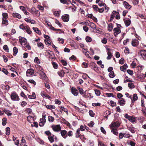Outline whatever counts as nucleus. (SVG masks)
<instances>
[{
	"label": "nucleus",
	"mask_w": 146,
	"mask_h": 146,
	"mask_svg": "<svg viewBox=\"0 0 146 146\" xmlns=\"http://www.w3.org/2000/svg\"><path fill=\"white\" fill-rule=\"evenodd\" d=\"M11 98L13 101H18L20 98L17 93L14 92L11 93Z\"/></svg>",
	"instance_id": "f257e3e1"
},
{
	"label": "nucleus",
	"mask_w": 146,
	"mask_h": 146,
	"mask_svg": "<svg viewBox=\"0 0 146 146\" xmlns=\"http://www.w3.org/2000/svg\"><path fill=\"white\" fill-rule=\"evenodd\" d=\"M120 125V123L118 121L115 122L111 123L110 127L111 129H117V128Z\"/></svg>",
	"instance_id": "f03ea898"
},
{
	"label": "nucleus",
	"mask_w": 146,
	"mask_h": 146,
	"mask_svg": "<svg viewBox=\"0 0 146 146\" xmlns=\"http://www.w3.org/2000/svg\"><path fill=\"white\" fill-rule=\"evenodd\" d=\"M45 116L46 115L45 114H43L42 118L40 119L39 125L40 126L42 127L43 126L46 122Z\"/></svg>",
	"instance_id": "7ed1b4c3"
},
{
	"label": "nucleus",
	"mask_w": 146,
	"mask_h": 146,
	"mask_svg": "<svg viewBox=\"0 0 146 146\" xmlns=\"http://www.w3.org/2000/svg\"><path fill=\"white\" fill-rule=\"evenodd\" d=\"M125 117L132 123L134 122L136 120L135 117L129 115L127 113L125 115Z\"/></svg>",
	"instance_id": "20e7f679"
},
{
	"label": "nucleus",
	"mask_w": 146,
	"mask_h": 146,
	"mask_svg": "<svg viewBox=\"0 0 146 146\" xmlns=\"http://www.w3.org/2000/svg\"><path fill=\"white\" fill-rule=\"evenodd\" d=\"M52 128L53 131L56 132L59 131L61 129V127L60 125H52Z\"/></svg>",
	"instance_id": "39448f33"
},
{
	"label": "nucleus",
	"mask_w": 146,
	"mask_h": 146,
	"mask_svg": "<svg viewBox=\"0 0 146 146\" xmlns=\"http://www.w3.org/2000/svg\"><path fill=\"white\" fill-rule=\"evenodd\" d=\"M138 55L141 56L143 58H146V50H143L138 52Z\"/></svg>",
	"instance_id": "423d86ee"
},
{
	"label": "nucleus",
	"mask_w": 146,
	"mask_h": 146,
	"mask_svg": "<svg viewBox=\"0 0 146 146\" xmlns=\"http://www.w3.org/2000/svg\"><path fill=\"white\" fill-rule=\"evenodd\" d=\"M113 31H114V35L115 36H116L121 32L120 28L119 27L114 28L113 29Z\"/></svg>",
	"instance_id": "0eeeda50"
},
{
	"label": "nucleus",
	"mask_w": 146,
	"mask_h": 146,
	"mask_svg": "<svg viewBox=\"0 0 146 146\" xmlns=\"http://www.w3.org/2000/svg\"><path fill=\"white\" fill-rule=\"evenodd\" d=\"M34 73V71L32 68L28 69L26 72V75L27 76H30L33 75Z\"/></svg>",
	"instance_id": "6e6552de"
},
{
	"label": "nucleus",
	"mask_w": 146,
	"mask_h": 146,
	"mask_svg": "<svg viewBox=\"0 0 146 146\" xmlns=\"http://www.w3.org/2000/svg\"><path fill=\"white\" fill-rule=\"evenodd\" d=\"M19 41L21 45H25L27 43V40L24 37H19Z\"/></svg>",
	"instance_id": "1a4fd4ad"
},
{
	"label": "nucleus",
	"mask_w": 146,
	"mask_h": 146,
	"mask_svg": "<svg viewBox=\"0 0 146 146\" xmlns=\"http://www.w3.org/2000/svg\"><path fill=\"white\" fill-rule=\"evenodd\" d=\"M123 21L126 27H128L131 23V20L129 18H125L123 19Z\"/></svg>",
	"instance_id": "9d476101"
},
{
	"label": "nucleus",
	"mask_w": 146,
	"mask_h": 146,
	"mask_svg": "<svg viewBox=\"0 0 146 146\" xmlns=\"http://www.w3.org/2000/svg\"><path fill=\"white\" fill-rule=\"evenodd\" d=\"M61 134L62 137L64 139H66L67 137V131L65 130H61L60 132Z\"/></svg>",
	"instance_id": "9b49d317"
},
{
	"label": "nucleus",
	"mask_w": 146,
	"mask_h": 146,
	"mask_svg": "<svg viewBox=\"0 0 146 146\" xmlns=\"http://www.w3.org/2000/svg\"><path fill=\"white\" fill-rule=\"evenodd\" d=\"M118 14V12H116L115 11H113L112 12L111 14V15L110 19V21H113V19H114L115 17V15L117 14Z\"/></svg>",
	"instance_id": "f8f14e48"
},
{
	"label": "nucleus",
	"mask_w": 146,
	"mask_h": 146,
	"mask_svg": "<svg viewBox=\"0 0 146 146\" xmlns=\"http://www.w3.org/2000/svg\"><path fill=\"white\" fill-rule=\"evenodd\" d=\"M72 93L75 96H77L78 94V92L76 88H72L71 89Z\"/></svg>",
	"instance_id": "ddd939ff"
},
{
	"label": "nucleus",
	"mask_w": 146,
	"mask_h": 146,
	"mask_svg": "<svg viewBox=\"0 0 146 146\" xmlns=\"http://www.w3.org/2000/svg\"><path fill=\"white\" fill-rule=\"evenodd\" d=\"M131 44L133 46H136L139 44V42L136 39H133L132 41Z\"/></svg>",
	"instance_id": "4468645a"
},
{
	"label": "nucleus",
	"mask_w": 146,
	"mask_h": 146,
	"mask_svg": "<svg viewBox=\"0 0 146 146\" xmlns=\"http://www.w3.org/2000/svg\"><path fill=\"white\" fill-rule=\"evenodd\" d=\"M62 19L63 21L65 22H68L69 20L68 15H65L62 16Z\"/></svg>",
	"instance_id": "2eb2a0df"
},
{
	"label": "nucleus",
	"mask_w": 146,
	"mask_h": 146,
	"mask_svg": "<svg viewBox=\"0 0 146 146\" xmlns=\"http://www.w3.org/2000/svg\"><path fill=\"white\" fill-rule=\"evenodd\" d=\"M37 70L40 71L42 72V73L45 76V75L44 73L43 72V69L42 67L40 65H37L35 66Z\"/></svg>",
	"instance_id": "dca6fc26"
},
{
	"label": "nucleus",
	"mask_w": 146,
	"mask_h": 146,
	"mask_svg": "<svg viewBox=\"0 0 146 146\" xmlns=\"http://www.w3.org/2000/svg\"><path fill=\"white\" fill-rule=\"evenodd\" d=\"M32 13H34L36 14V16H40V13L39 11L38 10H36L35 8H32L31 9Z\"/></svg>",
	"instance_id": "f3484780"
},
{
	"label": "nucleus",
	"mask_w": 146,
	"mask_h": 146,
	"mask_svg": "<svg viewBox=\"0 0 146 146\" xmlns=\"http://www.w3.org/2000/svg\"><path fill=\"white\" fill-rule=\"evenodd\" d=\"M123 3L124 6L127 9H129L131 8V6L126 1H124Z\"/></svg>",
	"instance_id": "a211bd4d"
},
{
	"label": "nucleus",
	"mask_w": 146,
	"mask_h": 146,
	"mask_svg": "<svg viewBox=\"0 0 146 146\" xmlns=\"http://www.w3.org/2000/svg\"><path fill=\"white\" fill-rule=\"evenodd\" d=\"M2 19V24L4 26H7L8 25V21L6 19L3 18Z\"/></svg>",
	"instance_id": "6ab92c4d"
},
{
	"label": "nucleus",
	"mask_w": 146,
	"mask_h": 146,
	"mask_svg": "<svg viewBox=\"0 0 146 146\" xmlns=\"http://www.w3.org/2000/svg\"><path fill=\"white\" fill-rule=\"evenodd\" d=\"M20 9L22 10L24 13L26 15H28L29 13L27 11V10L25 9V8L23 6H21L20 7Z\"/></svg>",
	"instance_id": "aec40b11"
},
{
	"label": "nucleus",
	"mask_w": 146,
	"mask_h": 146,
	"mask_svg": "<svg viewBox=\"0 0 146 146\" xmlns=\"http://www.w3.org/2000/svg\"><path fill=\"white\" fill-rule=\"evenodd\" d=\"M118 102L120 105L123 106L125 104V101L123 98H122L121 100H119Z\"/></svg>",
	"instance_id": "412c9836"
},
{
	"label": "nucleus",
	"mask_w": 146,
	"mask_h": 146,
	"mask_svg": "<svg viewBox=\"0 0 146 146\" xmlns=\"http://www.w3.org/2000/svg\"><path fill=\"white\" fill-rule=\"evenodd\" d=\"M59 75L61 77H63L65 74L63 70H60L58 72Z\"/></svg>",
	"instance_id": "4be33fe9"
},
{
	"label": "nucleus",
	"mask_w": 146,
	"mask_h": 146,
	"mask_svg": "<svg viewBox=\"0 0 146 146\" xmlns=\"http://www.w3.org/2000/svg\"><path fill=\"white\" fill-rule=\"evenodd\" d=\"M127 67V64H125L123 66H121L120 67V69L121 71H124V70H126Z\"/></svg>",
	"instance_id": "5701e85b"
},
{
	"label": "nucleus",
	"mask_w": 146,
	"mask_h": 146,
	"mask_svg": "<svg viewBox=\"0 0 146 146\" xmlns=\"http://www.w3.org/2000/svg\"><path fill=\"white\" fill-rule=\"evenodd\" d=\"M12 15L14 17H17L19 19L21 18V15L18 13H13Z\"/></svg>",
	"instance_id": "b1692460"
},
{
	"label": "nucleus",
	"mask_w": 146,
	"mask_h": 146,
	"mask_svg": "<svg viewBox=\"0 0 146 146\" xmlns=\"http://www.w3.org/2000/svg\"><path fill=\"white\" fill-rule=\"evenodd\" d=\"M77 89L79 90L80 94L82 95H84L86 92H84L83 90L79 87H77Z\"/></svg>",
	"instance_id": "393cba45"
},
{
	"label": "nucleus",
	"mask_w": 146,
	"mask_h": 146,
	"mask_svg": "<svg viewBox=\"0 0 146 146\" xmlns=\"http://www.w3.org/2000/svg\"><path fill=\"white\" fill-rule=\"evenodd\" d=\"M25 30L26 31L27 33L29 34H31L32 33V32L31 31L30 27L28 26H27L25 28Z\"/></svg>",
	"instance_id": "a878e982"
},
{
	"label": "nucleus",
	"mask_w": 146,
	"mask_h": 146,
	"mask_svg": "<svg viewBox=\"0 0 146 146\" xmlns=\"http://www.w3.org/2000/svg\"><path fill=\"white\" fill-rule=\"evenodd\" d=\"M41 96L43 97H45L46 98H48L49 99L51 97L48 95L46 94L44 92H43L41 93Z\"/></svg>",
	"instance_id": "bb28decb"
},
{
	"label": "nucleus",
	"mask_w": 146,
	"mask_h": 146,
	"mask_svg": "<svg viewBox=\"0 0 146 146\" xmlns=\"http://www.w3.org/2000/svg\"><path fill=\"white\" fill-rule=\"evenodd\" d=\"M80 129H78L76 132V138L80 137L81 138L82 135H80Z\"/></svg>",
	"instance_id": "cd10ccee"
},
{
	"label": "nucleus",
	"mask_w": 146,
	"mask_h": 146,
	"mask_svg": "<svg viewBox=\"0 0 146 146\" xmlns=\"http://www.w3.org/2000/svg\"><path fill=\"white\" fill-rule=\"evenodd\" d=\"M3 111L8 116H10L12 115V113H11V111L9 110L4 109L3 110Z\"/></svg>",
	"instance_id": "c85d7f7f"
},
{
	"label": "nucleus",
	"mask_w": 146,
	"mask_h": 146,
	"mask_svg": "<svg viewBox=\"0 0 146 146\" xmlns=\"http://www.w3.org/2000/svg\"><path fill=\"white\" fill-rule=\"evenodd\" d=\"M33 29L35 32L38 34L40 35L41 34L40 31L39 30L38 28L36 27H33Z\"/></svg>",
	"instance_id": "c756f323"
},
{
	"label": "nucleus",
	"mask_w": 146,
	"mask_h": 146,
	"mask_svg": "<svg viewBox=\"0 0 146 146\" xmlns=\"http://www.w3.org/2000/svg\"><path fill=\"white\" fill-rule=\"evenodd\" d=\"M28 98L30 99H35L36 98V95L35 93H33L32 95L28 96Z\"/></svg>",
	"instance_id": "7c9ffc66"
},
{
	"label": "nucleus",
	"mask_w": 146,
	"mask_h": 146,
	"mask_svg": "<svg viewBox=\"0 0 146 146\" xmlns=\"http://www.w3.org/2000/svg\"><path fill=\"white\" fill-rule=\"evenodd\" d=\"M107 54L108 56L107 57V59L108 60H109L111 58L112 56V54L111 52L110 51H108L107 52Z\"/></svg>",
	"instance_id": "2f4dec72"
},
{
	"label": "nucleus",
	"mask_w": 146,
	"mask_h": 146,
	"mask_svg": "<svg viewBox=\"0 0 146 146\" xmlns=\"http://www.w3.org/2000/svg\"><path fill=\"white\" fill-rule=\"evenodd\" d=\"M60 111H64V112H66L67 113H68L67 109L64 107L63 106H62L60 107Z\"/></svg>",
	"instance_id": "473e14b6"
},
{
	"label": "nucleus",
	"mask_w": 146,
	"mask_h": 146,
	"mask_svg": "<svg viewBox=\"0 0 146 146\" xmlns=\"http://www.w3.org/2000/svg\"><path fill=\"white\" fill-rule=\"evenodd\" d=\"M27 121L30 123H32L34 121L33 118L31 116H28L27 117Z\"/></svg>",
	"instance_id": "72a5a7b5"
},
{
	"label": "nucleus",
	"mask_w": 146,
	"mask_h": 146,
	"mask_svg": "<svg viewBox=\"0 0 146 146\" xmlns=\"http://www.w3.org/2000/svg\"><path fill=\"white\" fill-rule=\"evenodd\" d=\"M110 114V113L108 111H106L104 114L103 116L106 118H107L108 115Z\"/></svg>",
	"instance_id": "f704fd0d"
},
{
	"label": "nucleus",
	"mask_w": 146,
	"mask_h": 146,
	"mask_svg": "<svg viewBox=\"0 0 146 146\" xmlns=\"http://www.w3.org/2000/svg\"><path fill=\"white\" fill-rule=\"evenodd\" d=\"M113 26L112 24L110 23L108 25V29L109 31H111L113 29Z\"/></svg>",
	"instance_id": "c9c22d12"
},
{
	"label": "nucleus",
	"mask_w": 146,
	"mask_h": 146,
	"mask_svg": "<svg viewBox=\"0 0 146 146\" xmlns=\"http://www.w3.org/2000/svg\"><path fill=\"white\" fill-rule=\"evenodd\" d=\"M14 56H15L17 54L18 52V50L17 48L16 47H14L13 48Z\"/></svg>",
	"instance_id": "e433bc0d"
},
{
	"label": "nucleus",
	"mask_w": 146,
	"mask_h": 146,
	"mask_svg": "<svg viewBox=\"0 0 146 146\" xmlns=\"http://www.w3.org/2000/svg\"><path fill=\"white\" fill-rule=\"evenodd\" d=\"M61 120L67 126H71L69 123L66 121L64 119L62 118Z\"/></svg>",
	"instance_id": "4c0bfd02"
},
{
	"label": "nucleus",
	"mask_w": 146,
	"mask_h": 146,
	"mask_svg": "<svg viewBox=\"0 0 146 146\" xmlns=\"http://www.w3.org/2000/svg\"><path fill=\"white\" fill-rule=\"evenodd\" d=\"M38 46L41 49H43L44 48V44L41 42H38L37 44Z\"/></svg>",
	"instance_id": "58836bf2"
},
{
	"label": "nucleus",
	"mask_w": 146,
	"mask_h": 146,
	"mask_svg": "<svg viewBox=\"0 0 146 146\" xmlns=\"http://www.w3.org/2000/svg\"><path fill=\"white\" fill-rule=\"evenodd\" d=\"M138 97L136 94H134L133 95V100L131 99L132 102H134V101L137 100Z\"/></svg>",
	"instance_id": "ea45409f"
},
{
	"label": "nucleus",
	"mask_w": 146,
	"mask_h": 146,
	"mask_svg": "<svg viewBox=\"0 0 146 146\" xmlns=\"http://www.w3.org/2000/svg\"><path fill=\"white\" fill-rule=\"evenodd\" d=\"M7 123V119L5 117H4L2 119V125L3 126L5 125Z\"/></svg>",
	"instance_id": "a19ab883"
},
{
	"label": "nucleus",
	"mask_w": 146,
	"mask_h": 146,
	"mask_svg": "<svg viewBox=\"0 0 146 146\" xmlns=\"http://www.w3.org/2000/svg\"><path fill=\"white\" fill-rule=\"evenodd\" d=\"M46 108L48 109L51 110L53 109H54L55 107L54 106L49 105L46 106Z\"/></svg>",
	"instance_id": "79ce46f5"
},
{
	"label": "nucleus",
	"mask_w": 146,
	"mask_h": 146,
	"mask_svg": "<svg viewBox=\"0 0 146 146\" xmlns=\"http://www.w3.org/2000/svg\"><path fill=\"white\" fill-rule=\"evenodd\" d=\"M48 120L49 122H53L54 119V118L50 116H49L48 117Z\"/></svg>",
	"instance_id": "37998d69"
},
{
	"label": "nucleus",
	"mask_w": 146,
	"mask_h": 146,
	"mask_svg": "<svg viewBox=\"0 0 146 146\" xmlns=\"http://www.w3.org/2000/svg\"><path fill=\"white\" fill-rule=\"evenodd\" d=\"M111 129V132L115 135H117L118 134V133L116 130L117 129Z\"/></svg>",
	"instance_id": "c03bdc74"
},
{
	"label": "nucleus",
	"mask_w": 146,
	"mask_h": 146,
	"mask_svg": "<svg viewBox=\"0 0 146 146\" xmlns=\"http://www.w3.org/2000/svg\"><path fill=\"white\" fill-rule=\"evenodd\" d=\"M10 129L9 127H7L6 128V134L7 135L10 134Z\"/></svg>",
	"instance_id": "a18cd8bd"
},
{
	"label": "nucleus",
	"mask_w": 146,
	"mask_h": 146,
	"mask_svg": "<svg viewBox=\"0 0 146 146\" xmlns=\"http://www.w3.org/2000/svg\"><path fill=\"white\" fill-rule=\"evenodd\" d=\"M3 48L5 52H9V48L7 45H4L3 47Z\"/></svg>",
	"instance_id": "49530a36"
},
{
	"label": "nucleus",
	"mask_w": 146,
	"mask_h": 146,
	"mask_svg": "<svg viewBox=\"0 0 146 146\" xmlns=\"http://www.w3.org/2000/svg\"><path fill=\"white\" fill-rule=\"evenodd\" d=\"M86 40L87 42H91L92 39L90 37L87 36L86 38Z\"/></svg>",
	"instance_id": "de8ad7c7"
},
{
	"label": "nucleus",
	"mask_w": 146,
	"mask_h": 146,
	"mask_svg": "<svg viewBox=\"0 0 146 146\" xmlns=\"http://www.w3.org/2000/svg\"><path fill=\"white\" fill-rule=\"evenodd\" d=\"M89 115L92 117H94V116L95 114L92 110H90L89 111Z\"/></svg>",
	"instance_id": "09e8293b"
},
{
	"label": "nucleus",
	"mask_w": 146,
	"mask_h": 146,
	"mask_svg": "<svg viewBox=\"0 0 146 146\" xmlns=\"http://www.w3.org/2000/svg\"><path fill=\"white\" fill-rule=\"evenodd\" d=\"M95 92L97 96H99L100 95V91L98 90H95Z\"/></svg>",
	"instance_id": "8fccbe9b"
},
{
	"label": "nucleus",
	"mask_w": 146,
	"mask_h": 146,
	"mask_svg": "<svg viewBox=\"0 0 146 146\" xmlns=\"http://www.w3.org/2000/svg\"><path fill=\"white\" fill-rule=\"evenodd\" d=\"M48 138L51 143H52L54 141V139L53 137L49 136L48 137Z\"/></svg>",
	"instance_id": "3c124183"
},
{
	"label": "nucleus",
	"mask_w": 146,
	"mask_h": 146,
	"mask_svg": "<svg viewBox=\"0 0 146 146\" xmlns=\"http://www.w3.org/2000/svg\"><path fill=\"white\" fill-rule=\"evenodd\" d=\"M52 64L54 68L57 69L58 68V66L56 62H53L52 63Z\"/></svg>",
	"instance_id": "603ef678"
},
{
	"label": "nucleus",
	"mask_w": 146,
	"mask_h": 146,
	"mask_svg": "<svg viewBox=\"0 0 146 146\" xmlns=\"http://www.w3.org/2000/svg\"><path fill=\"white\" fill-rule=\"evenodd\" d=\"M27 25H24L23 24H22L19 26V28L20 29L23 30H25V28L26 27Z\"/></svg>",
	"instance_id": "864d4df0"
},
{
	"label": "nucleus",
	"mask_w": 146,
	"mask_h": 146,
	"mask_svg": "<svg viewBox=\"0 0 146 146\" xmlns=\"http://www.w3.org/2000/svg\"><path fill=\"white\" fill-rule=\"evenodd\" d=\"M106 95L108 97H114L113 94L112 93H106Z\"/></svg>",
	"instance_id": "5fc2aeb1"
},
{
	"label": "nucleus",
	"mask_w": 146,
	"mask_h": 146,
	"mask_svg": "<svg viewBox=\"0 0 146 146\" xmlns=\"http://www.w3.org/2000/svg\"><path fill=\"white\" fill-rule=\"evenodd\" d=\"M114 72L113 71H111L110 72V73L109 74V76L111 78H113L114 77Z\"/></svg>",
	"instance_id": "6e6d98bb"
},
{
	"label": "nucleus",
	"mask_w": 146,
	"mask_h": 146,
	"mask_svg": "<svg viewBox=\"0 0 146 146\" xmlns=\"http://www.w3.org/2000/svg\"><path fill=\"white\" fill-rule=\"evenodd\" d=\"M129 129L132 133H134L135 132L134 131V128L133 127H129Z\"/></svg>",
	"instance_id": "4d7b16f0"
},
{
	"label": "nucleus",
	"mask_w": 146,
	"mask_h": 146,
	"mask_svg": "<svg viewBox=\"0 0 146 146\" xmlns=\"http://www.w3.org/2000/svg\"><path fill=\"white\" fill-rule=\"evenodd\" d=\"M3 18H4L7 19L8 17V14L7 13H3L2 14Z\"/></svg>",
	"instance_id": "13d9d810"
},
{
	"label": "nucleus",
	"mask_w": 146,
	"mask_h": 146,
	"mask_svg": "<svg viewBox=\"0 0 146 146\" xmlns=\"http://www.w3.org/2000/svg\"><path fill=\"white\" fill-rule=\"evenodd\" d=\"M123 134L124 135V137H125L128 138L130 136V135L129 134L126 133V132L123 133Z\"/></svg>",
	"instance_id": "bf43d9fd"
},
{
	"label": "nucleus",
	"mask_w": 146,
	"mask_h": 146,
	"mask_svg": "<svg viewBox=\"0 0 146 146\" xmlns=\"http://www.w3.org/2000/svg\"><path fill=\"white\" fill-rule=\"evenodd\" d=\"M44 41L46 45L48 46L50 45V41L48 40H46V39H45Z\"/></svg>",
	"instance_id": "052dcab7"
},
{
	"label": "nucleus",
	"mask_w": 146,
	"mask_h": 146,
	"mask_svg": "<svg viewBox=\"0 0 146 146\" xmlns=\"http://www.w3.org/2000/svg\"><path fill=\"white\" fill-rule=\"evenodd\" d=\"M124 52L125 53L128 54L129 53V49L127 47H125Z\"/></svg>",
	"instance_id": "680f3d73"
},
{
	"label": "nucleus",
	"mask_w": 146,
	"mask_h": 146,
	"mask_svg": "<svg viewBox=\"0 0 146 146\" xmlns=\"http://www.w3.org/2000/svg\"><path fill=\"white\" fill-rule=\"evenodd\" d=\"M67 135L69 137H72L73 135V133L72 131H70L67 133Z\"/></svg>",
	"instance_id": "e2e57ef3"
},
{
	"label": "nucleus",
	"mask_w": 146,
	"mask_h": 146,
	"mask_svg": "<svg viewBox=\"0 0 146 146\" xmlns=\"http://www.w3.org/2000/svg\"><path fill=\"white\" fill-rule=\"evenodd\" d=\"M55 23L58 25L60 27H62V25L59 21L57 20H56L55 21Z\"/></svg>",
	"instance_id": "0e129e2a"
},
{
	"label": "nucleus",
	"mask_w": 146,
	"mask_h": 146,
	"mask_svg": "<svg viewBox=\"0 0 146 146\" xmlns=\"http://www.w3.org/2000/svg\"><path fill=\"white\" fill-rule=\"evenodd\" d=\"M107 38H104L102 40V42L104 44H106L107 43Z\"/></svg>",
	"instance_id": "69168bd1"
},
{
	"label": "nucleus",
	"mask_w": 146,
	"mask_h": 146,
	"mask_svg": "<svg viewBox=\"0 0 146 146\" xmlns=\"http://www.w3.org/2000/svg\"><path fill=\"white\" fill-rule=\"evenodd\" d=\"M128 85L129 88H134V86L132 83H129L128 84Z\"/></svg>",
	"instance_id": "338daca9"
},
{
	"label": "nucleus",
	"mask_w": 146,
	"mask_h": 146,
	"mask_svg": "<svg viewBox=\"0 0 146 146\" xmlns=\"http://www.w3.org/2000/svg\"><path fill=\"white\" fill-rule=\"evenodd\" d=\"M61 62L64 66H66L67 64L66 62L63 60H61Z\"/></svg>",
	"instance_id": "774afa93"
}]
</instances>
